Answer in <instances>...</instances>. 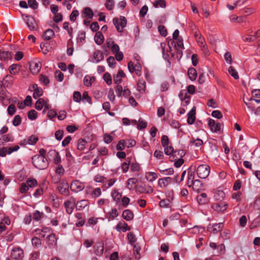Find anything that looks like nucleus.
Masks as SVG:
<instances>
[{
	"instance_id": "37998d69",
	"label": "nucleus",
	"mask_w": 260,
	"mask_h": 260,
	"mask_svg": "<svg viewBox=\"0 0 260 260\" xmlns=\"http://www.w3.org/2000/svg\"><path fill=\"white\" fill-rule=\"evenodd\" d=\"M45 103V101L44 99L42 98H40L37 101L35 104V108L38 110H41L44 104Z\"/></svg>"
},
{
	"instance_id": "c756f323",
	"label": "nucleus",
	"mask_w": 260,
	"mask_h": 260,
	"mask_svg": "<svg viewBox=\"0 0 260 260\" xmlns=\"http://www.w3.org/2000/svg\"><path fill=\"white\" fill-rule=\"evenodd\" d=\"M87 144V142L85 139L80 138L78 139L77 144V149L82 151L85 149V146Z\"/></svg>"
},
{
	"instance_id": "1a4fd4ad",
	"label": "nucleus",
	"mask_w": 260,
	"mask_h": 260,
	"mask_svg": "<svg viewBox=\"0 0 260 260\" xmlns=\"http://www.w3.org/2000/svg\"><path fill=\"white\" fill-rule=\"evenodd\" d=\"M84 187V183L77 180L72 181L70 186L71 190L75 192L82 190Z\"/></svg>"
},
{
	"instance_id": "8fccbe9b",
	"label": "nucleus",
	"mask_w": 260,
	"mask_h": 260,
	"mask_svg": "<svg viewBox=\"0 0 260 260\" xmlns=\"http://www.w3.org/2000/svg\"><path fill=\"white\" fill-rule=\"evenodd\" d=\"M5 84L8 86L9 85H12L13 82V77L11 75H7L4 78Z\"/></svg>"
},
{
	"instance_id": "2eb2a0df",
	"label": "nucleus",
	"mask_w": 260,
	"mask_h": 260,
	"mask_svg": "<svg viewBox=\"0 0 260 260\" xmlns=\"http://www.w3.org/2000/svg\"><path fill=\"white\" fill-rule=\"evenodd\" d=\"M53 232V230L51 227L47 226L43 227L42 229H37L35 230L37 235H41L42 238H45L46 234L49 233L50 234Z\"/></svg>"
},
{
	"instance_id": "aec40b11",
	"label": "nucleus",
	"mask_w": 260,
	"mask_h": 260,
	"mask_svg": "<svg viewBox=\"0 0 260 260\" xmlns=\"http://www.w3.org/2000/svg\"><path fill=\"white\" fill-rule=\"evenodd\" d=\"M192 188L194 191L199 193L204 190V185L200 180L196 179L194 180V183Z\"/></svg>"
},
{
	"instance_id": "6e6552de",
	"label": "nucleus",
	"mask_w": 260,
	"mask_h": 260,
	"mask_svg": "<svg viewBox=\"0 0 260 260\" xmlns=\"http://www.w3.org/2000/svg\"><path fill=\"white\" fill-rule=\"evenodd\" d=\"M136 191L139 193H151L153 189L151 186L143 184L137 186Z\"/></svg>"
},
{
	"instance_id": "c03bdc74",
	"label": "nucleus",
	"mask_w": 260,
	"mask_h": 260,
	"mask_svg": "<svg viewBox=\"0 0 260 260\" xmlns=\"http://www.w3.org/2000/svg\"><path fill=\"white\" fill-rule=\"evenodd\" d=\"M223 227V224L222 223L214 224L213 225V229L212 230V232L213 234H216V233L220 232V231H221Z\"/></svg>"
},
{
	"instance_id": "49530a36",
	"label": "nucleus",
	"mask_w": 260,
	"mask_h": 260,
	"mask_svg": "<svg viewBox=\"0 0 260 260\" xmlns=\"http://www.w3.org/2000/svg\"><path fill=\"white\" fill-rule=\"evenodd\" d=\"M25 183H26L27 185H28V188L34 187L37 186L38 185L37 181L35 178H29L26 180Z\"/></svg>"
},
{
	"instance_id": "0e129e2a",
	"label": "nucleus",
	"mask_w": 260,
	"mask_h": 260,
	"mask_svg": "<svg viewBox=\"0 0 260 260\" xmlns=\"http://www.w3.org/2000/svg\"><path fill=\"white\" fill-rule=\"evenodd\" d=\"M49 44L48 43H41L40 44V48L43 51L44 54H46L49 52L48 49Z\"/></svg>"
},
{
	"instance_id": "f3484780",
	"label": "nucleus",
	"mask_w": 260,
	"mask_h": 260,
	"mask_svg": "<svg viewBox=\"0 0 260 260\" xmlns=\"http://www.w3.org/2000/svg\"><path fill=\"white\" fill-rule=\"evenodd\" d=\"M197 201L200 205H205L209 202V199L206 193H202L197 196L196 198Z\"/></svg>"
},
{
	"instance_id": "c9c22d12",
	"label": "nucleus",
	"mask_w": 260,
	"mask_h": 260,
	"mask_svg": "<svg viewBox=\"0 0 260 260\" xmlns=\"http://www.w3.org/2000/svg\"><path fill=\"white\" fill-rule=\"evenodd\" d=\"M93 58L96 61L99 62L104 59V54L100 50H96L93 53Z\"/></svg>"
},
{
	"instance_id": "ddd939ff",
	"label": "nucleus",
	"mask_w": 260,
	"mask_h": 260,
	"mask_svg": "<svg viewBox=\"0 0 260 260\" xmlns=\"http://www.w3.org/2000/svg\"><path fill=\"white\" fill-rule=\"evenodd\" d=\"M208 126L211 131L213 132H217L220 131L221 128V124L220 123H215L214 120L209 118L208 122Z\"/></svg>"
},
{
	"instance_id": "f03ea898",
	"label": "nucleus",
	"mask_w": 260,
	"mask_h": 260,
	"mask_svg": "<svg viewBox=\"0 0 260 260\" xmlns=\"http://www.w3.org/2000/svg\"><path fill=\"white\" fill-rule=\"evenodd\" d=\"M210 167L207 165H200L197 169L198 176L201 179L206 178L209 175Z\"/></svg>"
},
{
	"instance_id": "a18cd8bd",
	"label": "nucleus",
	"mask_w": 260,
	"mask_h": 260,
	"mask_svg": "<svg viewBox=\"0 0 260 260\" xmlns=\"http://www.w3.org/2000/svg\"><path fill=\"white\" fill-rule=\"evenodd\" d=\"M31 243L33 246L36 248L40 247L42 245L41 240L40 239L37 237H34L31 239Z\"/></svg>"
},
{
	"instance_id": "f704fd0d",
	"label": "nucleus",
	"mask_w": 260,
	"mask_h": 260,
	"mask_svg": "<svg viewBox=\"0 0 260 260\" xmlns=\"http://www.w3.org/2000/svg\"><path fill=\"white\" fill-rule=\"evenodd\" d=\"M225 197V193L222 190H217L214 193V198L216 200L222 201Z\"/></svg>"
},
{
	"instance_id": "e433bc0d",
	"label": "nucleus",
	"mask_w": 260,
	"mask_h": 260,
	"mask_svg": "<svg viewBox=\"0 0 260 260\" xmlns=\"http://www.w3.org/2000/svg\"><path fill=\"white\" fill-rule=\"evenodd\" d=\"M54 36V31L51 29H48L44 32L43 37L45 40H49Z\"/></svg>"
},
{
	"instance_id": "e2e57ef3",
	"label": "nucleus",
	"mask_w": 260,
	"mask_h": 260,
	"mask_svg": "<svg viewBox=\"0 0 260 260\" xmlns=\"http://www.w3.org/2000/svg\"><path fill=\"white\" fill-rule=\"evenodd\" d=\"M21 118L20 116L19 115H15L12 121L13 124L15 126H17L21 124Z\"/></svg>"
},
{
	"instance_id": "5701e85b",
	"label": "nucleus",
	"mask_w": 260,
	"mask_h": 260,
	"mask_svg": "<svg viewBox=\"0 0 260 260\" xmlns=\"http://www.w3.org/2000/svg\"><path fill=\"white\" fill-rule=\"evenodd\" d=\"M137 90L141 93L145 92L146 82L144 79H141L138 80L137 83Z\"/></svg>"
},
{
	"instance_id": "bf43d9fd",
	"label": "nucleus",
	"mask_w": 260,
	"mask_h": 260,
	"mask_svg": "<svg viewBox=\"0 0 260 260\" xmlns=\"http://www.w3.org/2000/svg\"><path fill=\"white\" fill-rule=\"evenodd\" d=\"M28 118L30 120H35L37 118V112L35 110H31L27 113Z\"/></svg>"
},
{
	"instance_id": "423d86ee",
	"label": "nucleus",
	"mask_w": 260,
	"mask_h": 260,
	"mask_svg": "<svg viewBox=\"0 0 260 260\" xmlns=\"http://www.w3.org/2000/svg\"><path fill=\"white\" fill-rule=\"evenodd\" d=\"M75 206H76V199L73 197L64 203L66 212L69 214H71L73 212Z\"/></svg>"
},
{
	"instance_id": "cd10ccee",
	"label": "nucleus",
	"mask_w": 260,
	"mask_h": 260,
	"mask_svg": "<svg viewBox=\"0 0 260 260\" xmlns=\"http://www.w3.org/2000/svg\"><path fill=\"white\" fill-rule=\"evenodd\" d=\"M119 215V213L116 208H112L111 210L107 213V218L113 220Z\"/></svg>"
},
{
	"instance_id": "052dcab7",
	"label": "nucleus",
	"mask_w": 260,
	"mask_h": 260,
	"mask_svg": "<svg viewBox=\"0 0 260 260\" xmlns=\"http://www.w3.org/2000/svg\"><path fill=\"white\" fill-rule=\"evenodd\" d=\"M73 43L72 41H70V40H69L68 42V49L67 50V54L69 56H71L73 54V51H74V48L72 46Z\"/></svg>"
},
{
	"instance_id": "72a5a7b5",
	"label": "nucleus",
	"mask_w": 260,
	"mask_h": 260,
	"mask_svg": "<svg viewBox=\"0 0 260 260\" xmlns=\"http://www.w3.org/2000/svg\"><path fill=\"white\" fill-rule=\"evenodd\" d=\"M138 182V180L136 178H131L128 179L126 183V187L129 190L133 189L134 185Z\"/></svg>"
},
{
	"instance_id": "0eeeda50",
	"label": "nucleus",
	"mask_w": 260,
	"mask_h": 260,
	"mask_svg": "<svg viewBox=\"0 0 260 260\" xmlns=\"http://www.w3.org/2000/svg\"><path fill=\"white\" fill-rule=\"evenodd\" d=\"M128 69L131 73L135 72L138 76L141 75L142 67L139 63L134 64L132 61H130L128 63Z\"/></svg>"
},
{
	"instance_id": "ea45409f",
	"label": "nucleus",
	"mask_w": 260,
	"mask_h": 260,
	"mask_svg": "<svg viewBox=\"0 0 260 260\" xmlns=\"http://www.w3.org/2000/svg\"><path fill=\"white\" fill-rule=\"evenodd\" d=\"M111 196L112 198L114 201L116 203H118L120 202V199L122 197L121 193H119L117 190H114L111 193Z\"/></svg>"
},
{
	"instance_id": "dca6fc26",
	"label": "nucleus",
	"mask_w": 260,
	"mask_h": 260,
	"mask_svg": "<svg viewBox=\"0 0 260 260\" xmlns=\"http://www.w3.org/2000/svg\"><path fill=\"white\" fill-rule=\"evenodd\" d=\"M196 107L194 106L187 114V122L189 124H192L196 120Z\"/></svg>"
},
{
	"instance_id": "a878e982",
	"label": "nucleus",
	"mask_w": 260,
	"mask_h": 260,
	"mask_svg": "<svg viewBox=\"0 0 260 260\" xmlns=\"http://www.w3.org/2000/svg\"><path fill=\"white\" fill-rule=\"evenodd\" d=\"M41 66V63L40 62L34 63L30 66V70L33 74H37L40 72Z\"/></svg>"
},
{
	"instance_id": "13d9d810",
	"label": "nucleus",
	"mask_w": 260,
	"mask_h": 260,
	"mask_svg": "<svg viewBox=\"0 0 260 260\" xmlns=\"http://www.w3.org/2000/svg\"><path fill=\"white\" fill-rule=\"evenodd\" d=\"M127 239L131 245H133L136 242L135 235L132 232H129L127 234Z\"/></svg>"
},
{
	"instance_id": "b1692460",
	"label": "nucleus",
	"mask_w": 260,
	"mask_h": 260,
	"mask_svg": "<svg viewBox=\"0 0 260 260\" xmlns=\"http://www.w3.org/2000/svg\"><path fill=\"white\" fill-rule=\"evenodd\" d=\"M93 16V12L92 9L89 7H85L82 11V17L91 19Z\"/></svg>"
},
{
	"instance_id": "393cba45",
	"label": "nucleus",
	"mask_w": 260,
	"mask_h": 260,
	"mask_svg": "<svg viewBox=\"0 0 260 260\" xmlns=\"http://www.w3.org/2000/svg\"><path fill=\"white\" fill-rule=\"evenodd\" d=\"M47 186H45V184L40 185L39 188L36 190L33 194V196L35 198H38L44 193V192L47 189Z\"/></svg>"
},
{
	"instance_id": "9b49d317",
	"label": "nucleus",
	"mask_w": 260,
	"mask_h": 260,
	"mask_svg": "<svg viewBox=\"0 0 260 260\" xmlns=\"http://www.w3.org/2000/svg\"><path fill=\"white\" fill-rule=\"evenodd\" d=\"M57 240L56 235L53 232L47 236L46 244L49 248H52L56 244Z\"/></svg>"
},
{
	"instance_id": "c85d7f7f",
	"label": "nucleus",
	"mask_w": 260,
	"mask_h": 260,
	"mask_svg": "<svg viewBox=\"0 0 260 260\" xmlns=\"http://www.w3.org/2000/svg\"><path fill=\"white\" fill-rule=\"evenodd\" d=\"M94 41L98 45L102 44L104 41V37L101 31H97L94 36Z\"/></svg>"
},
{
	"instance_id": "9d476101",
	"label": "nucleus",
	"mask_w": 260,
	"mask_h": 260,
	"mask_svg": "<svg viewBox=\"0 0 260 260\" xmlns=\"http://www.w3.org/2000/svg\"><path fill=\"white\" fill-rule=\"evenodd\" d=\"M26 23L30 30H35L38 28V25L35 18L30 15L26 16Z\"/></svg>"
},
{
	"instance_id": "603ef678",
	"label": "nucleus",
	"mask_w": 260,
	"mask_h": 260,
	"mask_svg": "<svg viewBox=\"0 0 260 260\" xmlns=\"http://www.w3.org/2000/svg\"><path fill=\"white\" fill-rule=\"evenodd\" d=\"M126 142L124 140H120L119 141L117 146L116 149L117 150L122 151L124 149L125 147L126 146Z\"/></svg>"
},
{
	"instance_id": "6ab92c4d",
	"label": "nucleus",
	"mask_w": 260,
	"mask_h": 260,
	"mask_svg": "<svg viewBox=\"0 0 260 260\" xmlns=\"http://www.w3.org/2000/svg\"><path fill=\"white\" fill-rule=\"evenodd\" d=\"M115 229L118 232H120L121 231H122L123 232H125L131 230V228L124 221H123V222H119L116 225Z\"/></svg>"
},
{
	"instance_id": "69168bd1",
	"label": "nucleus",
	"mask_w": 260,
	"mask_h": 260,
	"mask_svg": "<svg viewBox=\"0 0 260 260\" xmlns=\"http://www.w3.org/2000/svg\"><path fill=\"white\" fill-rule=\"evenodd\" d=\"M0 140H2L4 142H8L13 141V138L11 134H7L2 136Z\"/></svg>"
},
{
	"instance_id": "20e7f679",
	"label": "nucleus",
	"mask_w": 260,
	"mask_h": 260,
	"mask_svg": "<svg viewBox=\"0 0 260 260\" xmlns=\"http://www.w3.org/2000/svg\"><path fill=\"white\" fill-rule=\"evenodd\" d=\"M10 256L14 260H22L24 257V251L19 247L13 248L11 251Z\"/></svg>"
},
{
	"instance_id": "5fc2aeb1",
	"label": "nucleus",
	"mask_w": 260,
	"mask_h": 260,
	"mask_svg": "<svg viewBox=\"0 0 260 260\" xmlns=\"http://www.w3.org/2000/svg\"><path fill=\"white\" fill-rule=\"evenodd\" d=\"M147 126V122L140 119L138 121V123L137 124V128L139 130H142L145 128H146Z\"/></svg>"
},
{
	"instance_id": "09e8293b",
	"label": "nucleus",
	"mask_w": 260,
	"mask_h": 260,
	"mask_svg": "<svg viewBox=\"0 0 260 260\" xmlns=\"http://www.w3.org/2000/svg\"><path fill=\"white\" fill-rule=\"evenodd\" d=\"M175 40L176 41V44L174 41H172L171 42V45H173V44H174L175 47L176 49V45H177V46L179 48H181V49H184L183 39L181 37L177 39L176 40Z\"/></svg>"
},
{
	"instance_id": "f8f14e48",
	"label": "nucleus",
	"mask_w": 260,
	"mask_h": 260,
	"mask_svg": "<svg viewBox=\"0 0 260 260\" xmlns=\"http://www.w3.org/2000/svg\"><path fill=\"white\" fill-rule=\"evenodd\" d=\"M228 206L227 204L219 202L213 203L211 208L218 212H223L226 209Z\"/></svg>"
},
{
	"instance_id": "473e14b6",
	"label": "nucleus",
	"mask_w": 260,
	"mask_h": 260,
	"mask_svg": "<svg viewBox=\"0 0 260 260\" xmlns=\"http://www.w3.org/2000/svg\"><path fill=\"white\" fill-rule=\"evenodd\" d=\"M187 74L189 78L191 81H194L197 76V72L196 70L193 68H190L188 69Z\"/></svg>"
},
{
	"instance_id": "a19ab883",
	"label": "nucleus",
	"mask_w": 260,
	"mask_h": 260,
	"mask_svg": "<svg viewBox=\"0 0 260 260\" xmlns=\"http://www.w3.org/2000/svg\"><path fill=\"white\" fill-rule=\"evenodd\" d=\"M140 249L141 248L139 246H137L136 245H135L133 247V252L135 255V260H139L141 257L140 253Z\"/></svg>"
},
{
	"instance_id": "79ce46f5",
	"label": "nucleus",
	"mask_w": 260,
	"mask_h": 260,
	"mask_svg": "<svg viewBox=\"0 0 260 260\" xmlns=\"http://www.w3.org/2000/svg\"><path fill=\"white\" fill-rule=\"evenodd\" d=\"M44 215L43 212H41L38 210H36L32 214V219L36 221L40 220Z\"/></svg>"
},
{
	"instance_id": "de8ad7c7",
	"label": "nucleus",
	"mask_w": 260,
	"mask_h": 260,
	"mask_svg": "<svg viewBox=\"0 0 260 260\" xmlns=\"http://www.w3.org/2000/svg\"><path fill=\"white\" fill-rule=\"evenodd\" d=\"M153 5L155 8L160 6L164 8L166 7V2L165 0H156L153 3Z\"/></svg>"
},
{
	"instance_id": "f257e3e1",
	"label": "nucleus",
	"mask_w": 260,
	"mask_h": 260,
	"mask_svg": "<svg viewBox=\"0 0 260 260\" xmlns=\"http://www.w3.org/2000/svg\"><path fill=\"white\" fill-rule=\"evenodd\" d=\"M31 159L33 165L39 170L45 169L49 165L48 161L46 157L40 156L38 154L34 155Z\"/></svg>"
},
{
	"instance_id": "4468645a",
	"label": "nucleus",
	"mask_w": 260,
	"mask_h": 260,
	"mask_svg": "<svg viewBox=\"0 0 260 260\" xmlns=\"http://www.w3.org/2000/svg\"><path fill=\"white\" fill-rule=\"evenodd\" d=\"M30 88L34 91L32 96L34 99H37L43 95V91L42 88L39 87L37 84H32Z\"/></svg>"
},
{
	"instance_id": "412c9836",
	"label": "nucleus",
	"mask_w": 260,
	"mask_h": 260,
	"mask_svg": "<svg viewBox=\"0 0 260 260\" xmlns=\"http://www.w3.org/2000/svg\"><path fill=\"white\" fill-rule=\"evenodd\" d=\"M172 182V178L170 177H167L159 179L158 180V185L160 187H162V186L164 187H166Z\"/></svg>"
},
{
	"instance_id": "3c124183",
	"label": "nucleus",
	"mask_w": 260,
	"mask_h": 260,
	"mask_svg": "<svg viewBox=\"0 0 260 260\" xmlns=\"http://www.w3.org/2000/svg\"><path fill=\"white\" fill-rule=\"evenodd\" d=\"M229 73L235 79H239V77L238 74L233 67H230L229 68Z\"/></svg>"
},
{
	"instance_id": "864d4df0",
	"label": "nucleus",
	"mask_w": 260,
	"mask_h": 260,
	"mask_svg": "<svg viewBox=\"0 0 260 260\" xmlns=\"http://www.w3.org/2000/svg\"><path fill=\"white\" fill-rule=\"evenodd\" d=\"M39 138L38 137L35 135H31L28 138L27 143L29 145H33L36 144Z\"/></svg>"
},
{
	"instance_id": "58836bf2",
	"label": "nucleus",
	"mask_w": 260,
	"mask_h": 260,
	"mask_svg": "<svg viewBox=\"0 0 260 260\" xmlns=\"http://www.w3.org/2000/svg\"><path fill=\"white\" fill-rule=\"evenodd\" d=\"M18 64H13L9 68V70L11 75H16L19 73V69Z\"/></svg>"
},
{
	"instance_id": "4c0bfd02",
	"label": "nucleus",
	"mask_w": 260,
	"mask_h": 260,
	"mask_svg": "<svg viewBox=\"0 0 260 260\" xmlns=\"http://www.w3.org/2000/svg\"><path fill=\"white\" fill-rule=\"evenodd\" d=\"M0 100L3 101L6 96V89L4 86V83L2 81L0 82Z\"/></svg>"
},
{
	"instance_id": "7ed1b4c3",
	"label": "nucleus",
	"mask_w": 260,
	"mask_h": 260,
	"mask_svg": "<svg viewBox=\"0 0 260 260\" xmlns=\"http://www.w3.org/2000/svg\"><path fill=\"white\" fill-rule=\"evenodd\" d=\"M113 22L117 31L121 32L127 24V20L124 16H120V19L115 17L113 19Z\"/></svg>"
},
{
	"instance_id": "7c9ffc66",
	"label": "nucleus",
	"mask_w": 260,
	"mask_h": 260,
	"mask_svg": "<svg viewBox=\"0 0 260 260\" xmlns=\"http://www.w3.org/2000/svg\"><path fill=\"white\" fill-rule=\"evenodd\" d=\"M89 204V202L86 200H82L76 203V209L78 210H82Z\"/></svg>"
},
{
	"instance_id": "338daca9",
	"label": "nucleus",
	"mask_w": 260,
	"mask_h": 260,
	"mask_svg": "<svg viewBox=\"0 0 260 260\" xmlns=\"http://www.w3.org/2000/svg\"><path fill=\"white\" fill-rule=\"evenodd\" d=\"M55 77L58 81L61 82L63 80L64 75L59 70H57L55 72Z\"/></svg>"
},
{
	"instance_id": "a211bd4d",
	"label": "nucleus",
	"mask_w": 260,
	"mask_h": 260,
	"mask_svg": "<svg viewBox=\"0 0 260 260\" xmlns=\"http://www.w3.org/2000/svg\"><path fill=\"white\" fill-rule=\"evenodd\" d=\"M94 251L96 255L101 256L104 252V244L102 242L96 243L93 246Z\"/></svg>"
},
{
	"instance_id": "774afa93",
	"label": "nucleus",
	"mask_w": 260,
	"mask_h": 260,
	"mask_svg": "<svg viewBox=\"0 0 260 260\" xmlns=\"http://www.w3.org/2000/svg\"><path fill=\"white\" fill-rule=\"evenodd\" d=\"M107 63L110 68H114L116 63L115 58L113 56H109L107 59Z\"/></svg>"
},
{
	"instance_id": "4d7b16f0",
	"label": "nucleus",
	"mask_w": 260,
	"mask_h": 260,
	"mask_svg": "<svg viewBox=\"0 0 260 260\" xmlns=\"http://www.w3.org/2000/svg\"><path fill=\"white\" fill-rule=\"evenodd\" d=\"M158 30L159 34L163 37H166L168 34L167 28L162 25L158 26Z\"/></svg>"
},
{
	"instance_id": "bb28decb",
	"label": "nucleus",
	"mask_w": 260,
	"mask_h": 260,
	"mask_svg": "<svg viewBox=\"0 0 260 260\" xmlns=\"http://www.w3.org/2000/svg\"><path fill=\"white\" fill-rule=\"evenodd\" d=\"M12 52L9 51H3L1 52L0 55V60L2 61H6L8 59H12Z\"/></svg>"
},
{
	"instance_id": "2f4dec72",
	"label": "nucleus",
	"mask_w": 260,
	"mask_h": 260,
	"mask_svg": "<svg viewBox=\"0 0 260 260\" xmlns=\"http://www.w3.org/2000/svg\"><path fill=\"white\" fill-rule=\"evenodd\" d=\"M157 177V174L156 173L152 172H147L145 175V178L147 180L151 182L156 179Z\"/></svg>"
},
{
	"instance_id": "680f3d73",
	"label": "nucleus",
	"mask_w": 260,
	"mask_h": 260,
	"mask_svg": "<svg viewBox=\"0 0 260 260\" xmlns=\"http://www.w3.org/2000/svg\"><path fill=\"white\" fill-rule=\"evenodd\" d=\"M28 189L29 188L26 183L25 182H22L20 185L19 191L21 193H25L28 191Z\"/></svg>"
},
{
	"instance_id": "6e6d98bb",
	"label": "nucleus",
	"mask_w": 260,
	"mask_h": 260,
	"mask_svg": "<svg viewBox=\"0 0 260 260\" xmlns=\"http://www.w3.org/2000/svg\"><path fill=\"white\" fill-rule=\"evenodd\" d=\"M103 78L108 85H110L112 84V77L111 75L109 73L107 72L105 73L103 76Z\"/></svg>"
},
{
	"instance_id": "4be33fe9",
	"label": "nucleus",
	"mask_w": 260,
	"mask_h": 260,
	"mask_svg": "<svg viewBox=\"0 0 260 260\" xmlns=\"http://www.w3.org/2000/svg\"><path fill=\"white\" fill-rule=\"evenodd\" d=\"M133 212L129 209L124 210L122 213V218L126 221H130L134 218Z\"/></svg>"
},
{
	"instance_id": "39448f33",
	"label": "nucleus",
	"mask_w": 260,
	"mask_h": 260,
	"mask_svg": "<svg viewBox=\"0 0 260 260\" xmlns=\"http://www.w3.org/2000/svg\"><path fill=\"white\" fill-rule=\"evenodd\" d=\"M69 184L64 180L60 181L57 185V189L61 194L68 196L70 194Z\"/></svg>"
}]
</instances>
